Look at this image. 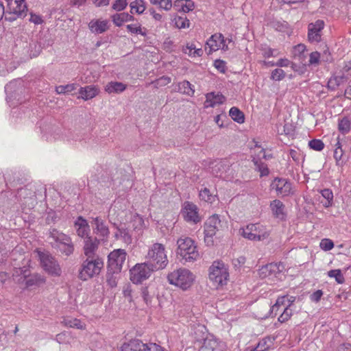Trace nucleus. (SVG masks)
<instances>
[{
    "mask_svg": "<svg viewBox=\"0 0 351 351\" xmlns=\"http://www.w3.org/2000/svg\"><path fill=\"white\" fill-rule=\"evenodd\" d=\"M145 259L150 267L156 271L166 268L169 261L165 246L159 243H154L149 247Z\"/></svg>",
    "mask_w": 351,
    "mask_h": 351,
    "instance_id": "f257e3e1",
    "label": "nucleus"
},
{
    "mask_svg": "<svg viewBox=\"0 0 351 351\" xmlns=\"http://www.w3.org/2000/svg\"><path fill=\"white\" fill-rule=\"evenodd\" d=\"M176 254L184 263L197 261L199 253L195 242L190 237L182 236L177 240Z\"/></svg>",
    "mask_w": 351,
    "mask_h": 351,
    "instance_id": "f03ea898",
    "label": "nucleus"
},
{
    "mask_svg": "<svg viewBox=\"0 0 351 351\" xmlns=\"http://www.w3.org/2000/svg\"><path fill=\"white\" fill-rule=\"evenodd\" d=\"M195 343L199 347V351H225L226 345L215 338L208 330H196L195 332Z\"/></svg>",
    "mask_w": 351,
    "mask_h": 351,
    "instance_id": "7ed1b4c3",
    "label": "nucleus"
},
{
    "mask_svg": "<svg viewBox=\"0 0 351 351\" xmlns=\"http://www.w3.org/2000/svg\"><path fill=\"white\" fill-rule=\"evenodd\" d=\"M167 280L170 285L186 291L193 285L195 276L190 270L179 268L169 273Z\"/></svg>",
    "mask_w": 351,
    "mask_h": 351,
    "instance_id": "20e7f679",
    "label": "nucleus"
},
{
    "mask_svg": "<svg viewBox=\"0 0 351 351\" xmlns=\"http://www.w3.org/2000/svg\"><path fill=\"white\" fill-rule=\"evenodd\" d=\"M104 267V261L99 256L88 258L83 261L79 270L78 277L83 281L97 276Z\"/></svg>",
    "mask_w": 351,
    "mask_h": 351,
    "instance_id": "39448f33",
    "label": "nucleus"
},
{
    "mask_svg": "<svg viewBox=\"0 0 351 351\" xmlns=\"http://www.w3.org/2000/svg\"><path fill=\"white\" fill-rule=\"evenodd\" d=\"M208 277L217 288L223 287L229 280L228 266L221 261H214L209 267Z\"/></svg>",
    "mask_w": 351,
    "mask_h": 351,
    "instance_id": "423d86ee",
    "label": "nucleus"
},
{
    "mask_svg": "<svg viewBox=\"0 0 351 351\" xmlns=\"http://www.w3.org/2000/svg\"><path fill=\"white\" fill-rule=\"evenodd\" d=\"M295 298L293 296L283 295L278 297L276 303L271 307V314L276 315L277 312L282 311L278 317V322L284 323L288 321L293 314L292 306Z\"/></svg>",
    "mask_w": 351,
    "mask_h": 351,
    "instance_id": "0eeeda50",
    "label": "nucleus"
},
{
    "mask_svg": "<svg viewBox=\"0 0 351 351\" xmlns=\"http://www.w3.org/2000/svg\"><path fill=\"white\" fill-rule=\"evenodd\" d=\"M239 231L244 238L254 241H264L270 234V230L268 228L261 223L247 224L246 226L241 228Z\"/></svg>",
    "mask_w": 351,
    "mask_h": 351,
    "instance_id": "6e6552de",
    "label": "nucleus"
},
{
    "mask_svg": "<svg viewBox=\"0 0 351 351\" xmlns=\"http://www.w3.org/2000/svg\"><path fill=\"white\" fill-rule=\"evenodd\" d=\"M50 238L54 241V246L58 247L59 250L66 256L71 255L74 250L71 238L56 229H53L49 232Z\"/></svg>",
    "mask_w": 351,
    "mask_h": 351,
    "instance_id": "1a4fd4ad",
    "label": "nucleus"
},
{
    "mask_svg": "<svg viewBox=\"0 0 351 351\" xmlns=\"http://www.w3.org/2000/svg\"><path fill=\"white\" fill-rule=\"evenodd\" d=\"M148 264L147 262L143 263H137L130 270V279L134 284H140L144 280L148 279L152 273L154 271H156L152 267Z\"/></svg>",
    "mask_w": 351,
    "mask_h": 351,
    "instance_id": "9d476101",
    "label": "nucleus"
},
{
    "mask_svg": "<svg viewBox=\"0 0 351 351\" xmlns=\"http://www.w3.org/2000/svg\"><path fill=\"white\" fill-rule=\"evenodd\" d=\"M42 132L43 133V136L47 141L57 139H61L68 142L75 141L70 130H67L64 128L49 126L45 129H43Z\"/></svg>",
    "mask_w": 351,
    "mask_h": 351,
    "instance_id": "9b49d317",
    "label": "nucleus"
},
{
    "mask_svg": "<svg viewBox=\"0 0 351 351\" xmlns=\"http://www.w3.org/2000/svg\"><path fill=\"white\" fill-rule=\"evenodd\" d=\"M271 189L280 197L290 196L295 192L292 183L282 178H276L271 184Z\"/></svg>",
    "mask_w": 351,
    "mask_h": 351,
    "instance_id": "f8f14e48",
    "label": "nucleus"
},
{
    "mask_svg": "<svg viewBox=\"0 0 351 351\" xmlns=\"http://www.w3.org/2000/svg\"><path fill=\"white\" fill-rule=\"evenodd\" d=\"M40 264L43 268L49 274L58 276L61 274V269L55 258L47 252H38Z\"/></svg>",
    "mask_w": 351,
    "mask_h": 351,
    "instance_id": "ddd939ff",
    "label": "nucleus"
},
{
    "mask_svg": "<svg viewBox=\"0 0 351 351\" xmlns=\"http://www.w3.org/2000/svg\"><path fill=\"white\" fill-rule=\"evenodd\" d=\"M181 214L184 219L189 223H197L202 219L198 207L190 202H185L183 204Z\"/></svg>",
    "mask_w": 351,
    "mask_h": 351,
    "instance_id": "4468645a",
    "label": "nucleus"
},
{
    "mask_svg": "<svg viewBox=\"0 0 351 351\" xmlns=\"http://www.w3.org/2000/svg\"><path fill=\"white\" fill-rule=\"evenodd\" d=\"M227 41L230 43L231 40L225 39L221 34H215L206 41V49L209 48L208 53L219 49L226 51L228 49Z\"/></svg>",
    "mask_w": 351,
    "mask_h": 351,
    "instance_id": "2eb2a0df",
    "label": "nucleus"
},
{
    "mask_svg": "<svg viewBox=\"0 0 351 351\" xmlns=\"http://www.w3.org/2000/svg\"><path fill=\"white\" fill-rule=\"evenodd\" d=\"M126 252L122 249L114 250L108 255V265L114 271H120L126 258Z\"/></svg>",
    "mask_w": 351,
    "mask_h": 351,
    "instance_id": "dca6fc26",
    "label": "nucleus"
},
{
    "mask_svg": "<svg viewBox=\"0 0 351 351\" xmlns=\"http://www.w3.org/2000/svg\"><path fill=\"white\" fill-rule=\"evenodd\" d=\"M282 265L280 263H271L266 265L263 266L258 270V276L261 278H280L281 276V271Z\"/></svg>",
    "mask_w": 351,
    "mask_h": 351,
    "instance_id": "f3484780",
    "label": "nucleus"
},
{
    "mask_svg": "<svg viewBox=\"0 0 351 351\" xmlns=\"http://www.w3.org/2000/svg\"><path fill=\"white\" fill-rule=\"evenodd\" d=\"M324 27V22L317 20L311 23L308 26V39L311 43H319L321 40L322 30Z\"/></svg>",
    "mask_w": 351,
    "mask_h": 351,
    "instance_id": "a211bd4d",
    "label": "nucleus"
},
{
    "mask_svg": "<svg viewBox=\"0 0 351 351\" xmlns=\"http://www.w3.org/2000/svg\"><path fill=\"white\" fill-rule=\"evenodd\" d=\"M99 241L96 237L91 236L86 237L84 239V254L88 258L95 257V254L98 249Z\"/></svg>",
    "mask_w": 351,
    "mask_h": 351,
    "instance_id": "6ab92c4d",
    "label": "nucleus"
},
{
    "mask_svg": "<svg viewBox=\"0 0 351 351\" xmlns=\"http://www.w3.org/2000/svg\"><path fill=\"white\" fill-rule=\"evenodd\" d=\"M88 26L93 34H101L109 29L110 25L108 20L98 19L91 20Z\"/></svg>",
    "mask_w": 351,
    "mask_h": 351,
    "instance_id": "aec40b11",
    "label": "nucleus"
},
{
    "mask_svg": "<svg viewBox=\"0 0 351 351\" xmlns=\"http://www.w3.org/2000/svg\"><path fill=\"white\" fill-rule=\"evenodd\" d=\"M94 225V232L100 238L101 240H106L109 236L110 231L106 221L101 218L97 217L93 219Z\"/></svg>",
    "mask_w": 351,
    "mask_h": 351,
    "instance_id": "412c9836",
    "label": "nucleus"
},
{
    "mask_svg": "<svg viewBox=\"0 0 351 351\" xmlns=\"http://www.w3.org/2000/svg\"><path fill=\"white\" fill-rule=\"evenodd\" d=\"M74 227L78 237L85 239L90 237V226L87 221L82 217H78L75 221Z\"/></svg>",
    "mask_w": 351,
    "mask_h": 351,
    "instance_id": "4be33fe9",
    "label": "nucleus"
},
{
    "mask_svg": "<svg viewBox=\"0 0 351 351\" xmlns=\"http://www.w3.org/2000/svg\"><path fill=\"white\" fill-rule=\"evenodd\" d=\"M45 282V278L40 274L28 273L23 286L26 288L34 289L43 285Z\"/></svg>",
    "mask_w": 351,
    "mask_h": 351,
    "instance_id": "5701e85b",
    "label": "nucleus"
},
{
    "mask_svg": "<svg viewBox=\"0 0 351 351\" xmlns=\"http://www.w3.org/2000/svg\"><path fill=\"white\" fill-rule=\"evenodd\" d=\"M10 13H12L17 17H24L26 16L27 7L25 0H15L14 3H10L8 6Z\"/></svg>",
    "mask_w": 351,
    "mask_h": 351,
    "instance_id": "b1692460",
    "label": "nucleus"
},
{
    "mask_svg": "<svg viewBox=\"0 0 351 351\" xmlns=\"http://www.w3.org/2000/svg\"><path fill=\"white\" fill-rule=\"evenodd\" d=\"M29 263V260H26L25 265L22 267H16L12 273V278L15 282L19 285H23L25 278L29 273V266L26 265Z\"/></svg>",
    "mask_w": 351,
    "mask_h": 351,
    "instance_id": "393cba45",
    "label": "nucleus"
},
{
    "mask_svg": "<svg viewBox=\"0 0 351 351\" xmlns=\"http://www.w3.org/2000/svg\"><path fill=\"white\" fill-rule=\"evenodd\" d=\"M99 93V88L97 86L89 85L81 87L79 89V98L84 101L91 99L96 97Z\"/></svg>",
    "mask_w": 351,
    "mask_h": 351,
    "instance_id": "a878e982",
    "label": "nucleus"
},
{
    "mask_svg": "<svg viewBox=\"0 0 351 351\" xmlns=\"http://www.w3.org/2000/svg\"><path fill=\"white\" fill-rule=\"evenodd\" d=\"M225 97L221 93L215 94L213 92L206 95V101L204 102L205 108H213L217 105L223 104L225 101Z\"/></svg>",
    "mask_w": 351,
    "mask_h": 351,
    "instance_id": "bb28decb",
    "label": "nucleus"
},
{
    "mask_svg": "<svg viewBox=\"0 0 351 351\" xmlns=\"http://www.w3.org/2000/svg\"><path fill=\"white\" fill-rule=\"evenodd\" d=\"M270 208L274 216L279 219H284L286 217L285 206L279 199H274L270 203Z\"/></svg>",
    "mask_w": 351,
    "mask_h": 351,
    "instance_id": "cd10ccee",
    "label": "nucleus"
},
{
    "mask_svg": "<svg viewBox=\"0 0 351 351\" xmlns=\"http://www.w3.org/2000/svg\"><path fill=\"white\" fill-rule=\"evenodd\" d=\"M195 8L192 0H176L173 3V8L178 12L186 13L192 11Z\"/></svg>",
    "mask_w": 351,
    "mask_h": 351,
    "instance_id": "c85d7f7f",
    "label": "nucleus"
},
{
    "mask_svg": "<svg viewBox=\"0 0 351 351\" xmlns=\"http://www.w3.org/2000/svg\"><path fill=\"white\" fill-rule=\"evenodd\" d=\"M210 168L211 169V173L214 176L217 177H221L222 173L226 171L228 168V165L225 160H217L210 163Z\"/></svg>",
    "mask_w": 351,
    "mask_h": 351,
    "instance_id": "c756f323",
    "label": "nucleus"
},
{
    "mask_svg": "<svg viewBox=\"0 0 351 351\" xmlns=\"http://www.w3.org/2000/svg\"><path fill=\"white\" fill-rule=\"evenodd\" d=\"M111 19L115 26L121 27L125 23L134 21V17L128 12H121L112 14Z\"/></svg>",
    "mask_w": 351,
    "mask_h": 351,
    "instance_id": "7c9ffc66",
    "label": "nucleus"
},
{
    "mask_svg": "<svg viewBox=\"0 0 351 351\" xmlns=\"http://www.w3.org/2000/svg\"><path fill=\"white\" fill-rule=\"evenodd\" d=\"M274 341V338L269 337H265L259 341L256 347L250 350L247 348V351H267L273 346Z\"/></svg>",
    "mask_w": 351,
    "mask_h": 351,
    "instance_id": "2f4dec72",
    "label": "nucleus"
},
{
    "mask_svg": "<svg viewBox=\"0 0 351 351\" xmlns=\"http://www.w3.org/2000/svg\"><path fill=\"white\" fill-rule=\"evenodd\" d=\"M144 343L139 339H132L125 342L121 347V351H142Z\"/></svg>",
    "mask_w": 351,
    "mask_h": 351,
    "instance_id": "473e14b6",
    "label": "nucleus"
},
{
    "mask_svg": "<svg viewBox=\"0 0 351 351\" xmlns=\"http://www.w3.org/2000/svg\"><path fill=\"white\" fill-rule=\"evenodd\" d=\"M114 237L117 239L122 240L124 243L129 244L132 243V238L130 232V228L121 226L118 228Z\"/></svg>",
    "mask_w": 351,
    "mask_h": 351,
    "instance_id": "72a5a7b5",
    "label": "nucleus"
},
{
    "mask_svg": "<svg viewBox=\"0 0 351 351\" xmlns=\"http://www.w3.org/2000/svg\"><path fill=\"white\" fill-rule=\"evenodd\" d=\"M130 228H133L134 231L138 234L141 233L143 229L145 228L144 219L141 216L138 214L134 215L128 226Z\"/></svg>",
    "mask_w": 351,
    "mask_h": 351,
    "instance_id": "f704fd0d",
    "label": "nucleus"
},
{
    "mask_svg": "<svg viewBox=\"0 0 351 351\" xmlns=\"http://www.w3.org/2000/svg\"><path fill=\"white\" fill-rule=\"evenodd\" d=\"M126 88V85L122 82H110L105 86V91L108 93H119L124 91Z\"/></svg>",
    "mask_w": 351,
    "mask_h": 351,
    "instance_id": "c9c22d12",
    "label": "nucleus"
},
{
    "mask_svg": "<svg viewBox=\"0 0 351 351\" xmlns=\"http://www.w3.org/2000/svg\"><path fill=\"white\" fill-rule=\"evenodd\" d=\"M183 52L189 56L195 58L200 57L203 55V50L202 48H196L194 44H187L183 48Z\"/></svg>",
    "mask_w": 351,
    "mask_h": 351,
    "instance_id": "e433bc0d",
    "label": "nucleus"
},
{
    "mask_svg": "<svg viewBox=\"0 0 351 351\" xmlns=\"http://www.w3.org/2000/svg\"><path fill=\"white\" fill-rule=\"evenodd\" d=\"M178 90L180 93L187 95L189 96H193L195 93L193 86L186 80H184L178 84Z\"/></svg>",
    "mask_w": 351,
    "mask_h": 351,
    "instance_id": "4c0bfd02",
    "label": "nucleus"
},
{
    "mask_svg": "<svg viewBox=\"0 0 351 351\" xmlns=\"http://www.w3.org/2000/svg\"><path fill=\"white\" fill-rule=\"evenodd\" d=\"M126 28L129 32L133 34H139L143 36H146L147 34V29L138 23L127 25Z\"/></svg>",
    "mask_w": 351,
    "mask_h": 351,
    "instance_id": "58836bf2",
    "label": "nucleus"
},
{
    "mask_svg": "<svg viewBox=\"0 0 351 351\" xmlns=\"http://www.w3.org/2000/svg\"><path fill=\"white\" fill-rule=\"evenodd\" d=\"M172 22L174 25L178 29H186L189 27L190 21L186 16H178L177 14L173 16Z\"/></svg>",
    "mask_w": 351,
    "mask_h": 351,
    "instance_id": "ea45409f",
    "label": "nucleus"
},
{
    "mask_svg": "<svg viewBox=\"0 0 351 351\" xmlns=\"http://www.w3.org/2000/svg\"><path fill=\"white\" fill-rule=\"evenodd\" d=\"M218 230L215 228H210L204 225V241L208 246L214 245L213 237L216 234Z\"/></svg>",
    "mask_w": 351,
    "mask_h": 351,
    "instance_id": "a19ab883",
    "label": "nucleus"
},
{
    "mask_svg": "<svg viewBox=\"0 0 351 351\" xmlns=\"http://www.w3.org/2000/svg\"><path fill=\"white\" fill-rule=\"evenodd\" d=\"M346 82L344 79L337 73L334 76L331 77L328 82V88L330 90H335L340 84Z\"/></svg>",
    "mask_w": 351,
    "mask_h": 351,
    "instance_id": "79ce46f5",
    "label": "nucleus"
},
{
    "mask_svg": "<svg viewBox=\"0 0 351 351\" xmlns=\"http://www.w3.org/2000/svg\"><path fill=\"white\" fill-rule=\"evenodd\" d=\"M130 6L131 8L130 12L132 14L135 12L138 14H141L145 10V2L143 0H134L130 3Z\"/></svg>",
    "mask_w": 351,
    "mask_h": 351,
    "instance_id": "37998d69",
    "label": "nucleus"
},
{
    "mask_svg": "<svg viewBox=\"0 0 351 351\" xmlns=\"http://www.w3.org/2000/svg\"><path fill=\"white\" fill-rule=\"evenodd\" d=\"M62 323L63 326L66 328L75 329H82L83 328L81 321L73 317L64 318Z\"/></svg>",
    "mask_w": 351,
    "mask_h": 351,
    "instance_id": "c03bdc74",
    "label": "nucleus"
},
{
    "mask_svg": "<svg viewBox=\"0 0 351 351\" xmlns=\"http://www.w3.org/2000/svg\"><path fill=\"white\" fill-rule=\"evenodd\" d=\"M322 196L324 198L325 201H322L323 206L328 208L332 204L333 202V193L329 189H325L320 191Z\"/></svg>",
    "mask_w": 351,
    "mask_h": 351,
    "instance_id": "a18cd8bd",
    "label": "nucleus"
},
{
    "mask_svg": "<svg viewBox=\"0 0 351 351\" xmlns=\"http://www.w3.org/2000/svg\"><path fill=\"white\" fill-rule=\"evenodd\" d=\"M229 115L234 121L239 123H243L245 121L244 114L237 107L230 108Z\"/></svg>",
    "mask_w": 351,
    "mask_h": 351,
    "instance_id": "49530a36",
    "label": "nucleus"
},
{
    "mask_svg": "<svg viewBox=\"0 0 351 351\" xmlns=\"http://www.w3.org/2000/svg\"><path fill=\"white\" fill-rule=\"evenodd\" d=\"M252 160L256 169L260 172L261 176H265L269 174V169L265 162H262L261 160L256 157H254Z\"/></svg>",
    "mask_w": 351,
    "mask_h": 351,
    "instance_id": "de8ad7c7",
    "label": "nucleus"
},
{
    "mask_svg": "<svg viewBox=\"0 0 351 351\" xmlns=\"http://www.w3.org/2000/svg\"><path fill=\"white\" fill-rule=\"evenodd\" d=\"M150 3L152 5H158L159 8L165 11H169L172 7H173V3H172L171 0H149Z\"/></svg>",
    "mask_w": 351,
    "mask_h": 351,
    "instance_id": "09e8293b",
    "label": "nucleus"
},
{
    "mask_svg": "<svg viewBox=\"0 0 351 351\" xmlns=\"http://www.w3.org/2000/svg\"><path fill=\"white\" fill-rule=\"evenodd\" d=\"M327 274L328 277L335 278L338 284H343L345 282V278L341 269H331L328 271Z\"/></svg>",
    "mask_w": 351,
    "mask_h": 351,
    "instance_id": "8fccbe9b",
    "label": "nucleus"
},
{
    "mask_svg": "<svg viewBox=\"0 0 351 351\" xmlns=\"http://www.w3.org/2000/svg\"><path fill=\"white\" fill-rule=\"evenodd\" d=\"M350 125L351 122L350 119L347 117H343V119L339 121L338 129L340 132L345 134L350 132Z\"/></svg>",
    "mask_w": 351,
    "mask_h": 351,
    "instance_id": "3c124183",
    "label": "nucleus"
},
{
    "mask_svg": "<svg viewBox=\"0 0 351 351\" xmlns=\"http://www.w3.org/2000/svg\"><path fill=\"white\" fill-rule=\"evenodd\" d=\"M199 195L202 200L210 204L213 203L216 199V195L211 194L210 191L206 188L201 190Z\"/></svg>",
    "mask_w": 351,
    "mask_h": 351,
    "instance_id": "603ef678",
    "label": "nucleus"
},
{
    "mask_svg": "<svg viewBox=\"0 0 351 351\" xmlns=\"http://www.w3.org/2000/svg\"><path fill=\"white\" fill-rule=\"evenodd\" d=\"M220 223L221 220L219 219V216L218 215L215 214L210 216L206 220L204 225L206 226V227H209L210 228H215L218 230Z\"/></svg>",
    "mask_w": 351,
    "mask_h": 351,
    "instance_id": "864d4df0",
    "label": "nucleus"
},
{
    "mask_svg": "<svg viewBox=\"0 0 351 351\" xmlns=\"http://www.w3.org/2000/svg\"><path fill=\"white\" fill-rule=\"evenodd\" d=\"M343 150L341 148V143L339 140L337 141L335 145V149L334 151V158L336 160L337 165H342L343 161L341 160L343 156Z\"/></svg>",
    "mask_w": 351,
    "mask_h": 351,
    "instance_id": "5fc2aeb1",
    "label": "nucleus"
},
{
    "mask_svg": "<svg viewBox=\"0 0 351 351\" xmlns=\"http://www.w3.org/2000/svg\"><path fill=\"white\" fill-rule=\"evenodd\" d=\"M321 60V55L317 51L311 52L309 55V60L307 65L309 66H317Z\"/></svg>",
    "mask_w": 351,
    "mask_h": 351,
    "instance_id": "6e6d98bb",
    "label": "nucleus"
},
{
    "mask_svg": "<svg viewBox=\"0 0 351 351\" xmlns=\"http://www.w3.org/2000/svg\"><path fill=\"white\" fill-rule=\"evenodd\" d=\"M128 5V0H114L112 4V9L117 12H122L127 8Z\"/></svg>",
    "mask_w": 351,
    "mask_h": 351,
    "instance_id": "4d7b16f0",
    "label": "nucleus"
},
{
    "mask_svg": "<svg viewBox=\"0 0 351 351\" xmlns=\"http://www.w3.org/2000/svg\"><path fill=\"white\" fill-rule=\"evenodd\" d=\"M77 86L75 84H69L66 85H61L58 86L56 88V91L58 94H64L67 93H70L74 90H75Z\"/></svg>",
    "mask_w": 351,
    "mask_h": 351,
    "instance_id": "13d9d810",
    "label": "nucleus"
},
{
    "mask_svg": "<svg viewBox=\"0 0 351 351\" xmlns=\"http://www.w3.org/2000/svg\"><path fill=\"white\" fill-rule=\"evenodd\" d=\"M346 82L351 78V62L345 64L342 69L338 73Z\"/></svg>",
    "mask_w": 351,
    "mask_h": 351,
    "instance_id": "bf43d9fd",
    "label": "nucleus"
},
{
    "mask_svg": "<svg viewBox=\"0 0 351 351\" xmlns=\"http://www.w3.org/2000/svg\"><path fill=\"white\" fill-rule=\"evenodd\" d=\"M308 146L311 149L322 151L324 148V144L320 139H313L308 142Z\"/></svg>",
    "mask_w": 351,
    "mask_h": 351,
    "instance_id": "052dcab7",
    "label": "nucleus"
},
{
    "mask_svg": "<svg viewBox=\"0 0 351 351\" xmlns=\"http://www.w3.org/2000/svg\"><path fill=\"white\" fill-rule=\"evenodd\" d=\"M306 49V46L304 44H298L293 47L292 54L295 58H300Z\"/></svg>",
    "mask_w": 351,
    "mask_h": 351,
    "instance_id": "680f3d73",
    "label": "nucleus"
},
{
    "mask_svg": "<svg viewBox=\"0 0 351 351\" xmlns=\"http://www.w3.org/2000/svg\"><path fill=\"white\" fill-rule=\"evenodd\" d=\"M171 82V77H169L168 76H162V77L157 79L152 83L154 84V87L158 88V87H161V86H165L167 85L168 84H169Z\"/></svg>",
    "mask_w": 351,
    "mask_h": 351,
    "instance_id": "e2e57ef3",
    "label": "nucleus"
},
{
    "mask_svg": "<svg viewBox=\"0 0 351 351\" xmlns=\"http://www.w3.org/2000/svg\"><path fill=\"white\" fill-rule=\"evenodd\" d=\"M285 77V71L281 69H276L271 73V79L275 81H280Z\"/></svg>",
    "mask_w": 351,
    "mask_h": 351,
    "instance_id": "0e129e2a",
    "label": "nucleus"
},
{
    "mask_svg": "<svg viewBox=\"0 0 351 351\" xmlns=\"http://www.w3.org/2000/svg\"><path fill=\"white\" fill-rule=\"evenodd\" d=\"M261 51L265 58L276 57L279 54L278 50L273 49L268 47H262Z\"/></svg>",
    "mask_w": 351,
    "mask_h": 351,
    "instance_id": "69168bd1",
    "label": "nucleus"
},
{
    "mask_svg": "<svg viewBox=\"0 0 351 351\" xmlns=\"http://www.w3.org/2000/svg\"><path fill=\"white\" fill-rule=\"evenodd\" d=\"M142 351H165L163 348L155 343H144Z\"/></svg>",
    "mask_w": 351,
    "mask_h": 351,
    "instance_id": "338daca9",
    "label": "nucleus"
},
{
    "mask_svg": "<svg viewBox=\"0 0 351 351\" xmlns=\"http://www.w3.org/2000/svg\"><path fill=\"white\" fill-rule=\"evenodd\" d=\"M319 246L324 251H329L334 247V243L329 239H323L321 240Z\"/></svg>",
    "mask_w": 351,
    "mask_h": 351,
    "instance_id": "774afa93",
    "label": "nucleus"
}]
</instances>
